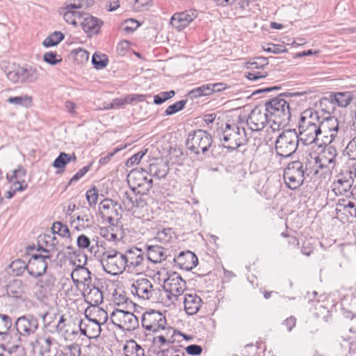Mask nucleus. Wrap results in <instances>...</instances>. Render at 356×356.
Segmentation results:
<instances>
[{"mask_svg":"<svg viewBox=\"0 0 356 356\" xmlns=\"http://www.w3.org/2000/svg\"><path fill=\"white\" fill-rule=\"evenodd\" d=\"M313 110V115H315L318 123V127H321V129H328L341 134H345L348 129L350 121L347 122L345 116H332L336 108L330 99V92L327 97H321L314 103Z\"/></svg>","mask_w":356,"mask_h":356,"instance_id":"f257e3e1","label":"nucleus"},{"mask_svg":"<svg viewBox=\"0 0 356 356\" xmlns=\"http://www.w3.org/2000/svg\"><path fill=\"white\" fill-rule=\"evenodd\" d=\"M314 133L315 138H313V152L318 154V156L314 158L315 162L314 164H313V170H314L313 175H316L318 174V170H314V168H318L322 170L327 168L328 163L334 162L337 152L334 146L329 145L330 140L327 136H324V138H325V141L318 143L320 136L322 134L321 127L316 128Z\"/></svg>","mask_w":356,"mask_h":356,"instance_id":"f03ea898","label":"nucleus"},{"mask_svg":"<svg viewBox=\"0 0 356 356\" xmlns=\"http://www.w3.org/2000/svg\"><path fill=\"white\" fill-rule=\"evenodd\" d=\"M298 147L304 149L306 146L300 144V139L298 134L291 129L280 133L275 143L277 154L283 158L293 155Z\"/></svg>","mask_w":356,"mask_h":356,"instance_id":"7ed1b4c3","label":"nucleus"},{"mask_svg":"<svg viewBox=\"0 0 356 356\" xmlns=\"http://www.w3.org/2000/svg\"><path fill=\"white\" fill-rule=\"evenodd\" d=\"M266 111L270 116V120L275 122V125L279 127L284 125L291 118L289 103L277 97L265 104Z\"/></svg>","mask_w":356,"mask_h":356,"instance_id":"20e7f679","label":"nucleus"},{"mask_svg":"<svg viewBox=\"0 0 356 356\" xmlns=\"http://www.w3.org/2000/svg\"><path fill=\"white\" fill-rule=\"evenodd\" d=\"M99 261L104 270L111 275H118L126 270L123 252L115 249L104 252Z\"/></svg>","mask_w":356,"mask_h":356,"instance_id":"39448f33","label":"nucleus"},{"mask_svg":"<svg viewBox=\"0 0 356 356\" xmlns=\"http://www.w3.org/2000/svg\"><path fill=\"white\" fill-rule=\"evenodd\" d=\"M223 147L229 150H235L240 146L245 145L248 138L245 128L236 124H226L222 133Z\"/></svg>","mask_w":356,"mask_h":356,"instance_id":"423d86ee","label":"nucleus"},{"mask_svg":"<svg viewBox=\"0 0 356 356\" xmlns=\"http://www.w3.org/2000/svg\"><path fill=\"white\" fill-rule=\"evenodd\" d=\"M124 258L127 264L126 270L128 273L138 274L147 268V261L144 252L136 247H131L124 252Z\"/></svg>","mask_w":356,"mask_h":356,"instance_id":"0eeeda50","label":"nucleus"},{"mask_svg":"<svg viewBox=\"0 0 356 356\" xmlns=\"http://www.w3.org/2000/svg\"><path fill=\"white\" fill-rule=\"evenodd\" d=\"M131 293L143 300H155L159 289L155 288L152 281L146 277L134 280L130 287Z\"/></svg>","mask_w":356,"mask_h":356,"instance_id":"6e6552de","label":"nucleus"},{"mask_svg":"<svg viewBox=\"0 0 356 356\" xmlns=\"http://www.w3.org/2000/svg\"><path fill=\"white\" fill-rule=\"evenodd\" d=\"M212 144L211 135L206 131L198 129L188 135L186 147L192 152L198 154L205 153Z\"/></svg>","mask_w":356,"mask_h":356,"instance_id":"1a4fd4ad","label":"nucleus"},{"mask_svg":"<svg viewBox=\"0 0 356 356\" xmlns=\"http://www.w3.org/2000/svg\"><path fill=\"white\" fill-rule=\"evenodd\" d=\"M143 327L149 332H172L173 330L167 327L165 317L159 312L151 310L143 314L142 318Z\"/></svg>","mask_w":356,"mask_h":356,"instance_id":"9d476101","label":"nucleus"},{"mask_svg":"<svg viewBox=\"0 0 356 356\" xmlns=\"http://www.w3.org/2000/svg\"><path fill=\"white\" fill-rule=\"evenodd\" d=\"M163 287L165 291L169 293L168 298L174 302L178 300L179 296L186 290V283L179 273L174 272L165 279Z\"/></svg>","mask_w":356,"mask_h":356,"instance_id":"9b49d317","label":"nucleus"},{"mask_svg":"<svg viewBox=\"0 0 356 356\" xmlns=\"http://www.w3.org/2000/svg\"><path fill=\"white\" fill-rule=\"evenodd\" d=\"M305 171L303 165L300 161L289 163L284 172V179L286 185L291 189L298 188L304 181Z\"/></svg>","mask_w":356,"mask_h":356,"instance_id":"f8f14e48","label":"nucleus"},{"mask_svg":"<svg viewBox=\"0 0 356 356\" xmlns=\"http://www.w3.org/2000/svg\"><path fill=\"white\" fill-rule=\"evenodd\" d=\"M8 79L15 83H31L35 82L39 77L36 68L31 65L18 67L7 74Z\"/></svg>","mask_w":356,"mask_h":356,"instance_id":"ddd939ff","label":"nucleus"},{"mask_svg":"<svg viewBox=\"0 0 356 356\" xmlns=\"http://www.w3.org/2000/svg\"><path fill=\"white\" fill-rule=\"evenodd\" d=\"M112 323L122 330H133L138 325L137 317L131 312L115 309L111 314Z\"/></svg>","mask_w":356,"mask_h":356,"instance_id":"4468645a","label":"nucleus"},{"mask_svg":"<svg viewBox=\"0 0 356 356\" xmlns=\"http://www.w3.org/2000/svg\"><path fill=\"white\" fill-rule=\"evenodd\" d=\"M94 4V0H73V2L69 3L65 7L63 13V18L66 22L76 26L81 22L83 14L76 10L77 8H88Z\"/></svg>","mask_w":356,"mask_h":356,"instance_id":"2eb2a0df","label":"nucleus"},{"mask_svg":"<svg viewBox=\"0 0 356 356\" xmlns=\"http://www.w3.org/2000/svg\"><path fill=\"white\" fill-rule=\"evenodd\" d=\"M128 182L133 189L142 193H147L152 187V179L143 169L132 170L128 175Z\"/></svg>","mask_w":356,"mask_h":356,"instance_id":"dca6fc26","label":"nucleus"},{"mask_svg":"<svg viewBox=\"0 0 356 356\" xmlns=\"http://www.w3.org/2000/svg\"><path fill=\"white\" fill-rule=\"evenodd\" d=\"M300 144L309 146L312 144V110L307 109L302 113L298 124Z\"/></svg>","mask_w":356,"mask_h":356,"instance_id":"f3484780","label":"nucleus"},{"mask_svg":"<svg viewBox=\"0 0 356 356\" xmlns=\"http://www.w3.org/2000/svg\"><path fill=\"white\" fill-rule=\"evenodd\" d=\"M51 259L49 255L33 254L26 266L29 274L34 277H41L46 272Z\"/></svg>","mask_w":356,"mask_h":356,"instance_id":"a211bd4d","label":"nucleus"},{"mask_svg":"<svg viewBox=\"0 0 356 356\" xmlns=\"http://www.w3.org/2000/svg\"><path fill=\"white\" fill-rule=\"evenodd\" d=\"M121 206L111 199L102 200L99 205V212L101 216L106 220L109 224H113L118 218V210Z\"/></svg>","mask_w":356,"mask_h":356,"instance_id":"6ab92c4d","label":"nucleus"},{"mask_svg":"<svg viewBox=\"0 0 356 356\" xmlns=\"http://www.w3.org/2000/svg\"><path fill=\"white\" fill-rule=\"evenodd\" d=\"M35 283L36 294L39 298H43L48 296L54 291L56 278L52 275H42L38 277Z\"/></svg>","mask_w":356,"mask_h":356,"instance_id":"aec40b11","label":"nucleus"},{"mask_svg":"<svg viewBox=\"0 0 356 356\" xmlns=\"http://www.w3.org/2000/svg\"><path fill=\"white\" fill-rule=\"evenodd\" d=\"M268 120L270 121V116L266 108L255 107L251 111L247 122L252 131H259L265 127Z\"/></svg>","mask_w":356,"mask_h":356,"instance_id":"412c9836","label":"nucleus"},{"mask_svg":"<svg viewBox=\"0 0 356 356\" xmlns=\"http://www.w3.org/2000/svg\"><path fill=\"white\" fill-rule=\"evenodd\" d=\"M15 327L19 334L29 336L38 330V320L33 316H23L17 318Z\"/></svg>","mask_w":356,"mask_h":356,"instance_id":"4be33fe9","label":"nucleus"},{"mask_svg":"<svg viewBox=\"0 0 356 356\" xmlns=\"http://www.w3.org/2000/svg\"><path fill=\"white\" fill-rule=\"evenodd\" d=\"M268 61L265 57H257L250 61L246 65L248 69L252 70L251 72H248L245 76L250 81H257L261 78H265L267 76V72L265 71H255L254 70H259L266 66Z\"/></svg>","mask_w":356,"mask_h":356,"instance_id":"5701e85b","label":"nucleus"},{"mask_svg":"<svg viewBox=\"0 0 356 356\" xmlns=\"http://www.w3.org/2000/svg\"><path fill=\"white\" fill-rule=\"evenodd\" d=\"M352 174V172L348 170L345 174L339 175L337 179L333 182L332 190L336 195H345L351 189L353 184Z\"/></svg>","mask_w":356,"mask_h":356,"instance_id":"b1692460","label":"nucleus"},{"mask_svg":"<svg viewBox=\"0 0 356 356\" xmlns=\"http://www.w3.org/2000/svg\"><path fill=\"white\" fill-rule=\"evenodd\" d=\"M79 24L84 32L89 37H91L99 33L103 22L96 17L85 13L83 14V17Z\"/></svg>","mask_w":356,"mask_h":356,"instance_id":"393cba45","label":"nucleus"},{"mask_svg":"<svg viewBox=\"0 0 356 356\" xmlns=\"http://www.w3.org/2000/svg\"><path fill=\"white\" fill-rule=\"evenodd\" d=\"M330 94L334 106L340 108H347L356 99V92L354 90L332 91Z\"/></svg>","mask_w":356,"mask_h":356,"instance_id":"a878e982","label":"nucleus"},{"mask_svg":"<svg viewBox=\"0 0 356 356\" xmlns=\"http://www.w3.org/2000/svg\"><path fill=\"white\" fill-rule=\"evenodd\" d=\"M85 321H81L79 323V329L81 333L89 339H95L101 334V325L92 318H88V315H86Z\"/></svg>","mask_w":356,"mask_h":356,"instance_id":"bb28decb","label":"nucleus"},{"mask_svg":"<svg viewBox=\"0 0 356 356\" xmlns=\"http://www.w3.org/2000/svg\"><path fill=\"white\" fill-rule=\"evenodd\" d=\"M58 241L55 236L45 234L40 237L38 250H42L44 253L43 255H49L51 259L54 254L58 255Z\"/></svg>","mask_w":356,"mask_h":356,"instance_id":"cd10ccee","label":"nucleus"},{"mask_svg":"<svg viewBox=\"0 0 356 356\" xmlns=\"http://www.w3.org/2000/svg\"><path fill=\"white\" fill-rule=\"evenodd\" d=\"M175 262L180 268L186 270H191L198 264L197 256L191 251L181 252L174 259Z\"/></svg>","mask_w":356,"mask_h":356,"instance_id":"c85d7f7f","label":"nucleus"},{"mask_svg":"<svg viewBox=\"0 0 356 356\" xmlns=\"http://www.w3.org/2000/svg\"><path fill=\"white\" fill-rule=\"evenodd\" d=\"M196 15L192 10L175 13L171 18V25L178 31L185 29L195 18Z\"/></svg>","mask_w":356,"mask_h":356,"instance_id":"c756f323","label":"nucleus"},{"mask_svg":"<svg viewBox=\"0 0 356 356\" xmlns=\"http://www.w3.org/2000/svg\"><path fill=\"white\" fill-rule=\"evenodd\" d=\"M99 234L109 242L117 244L123 238V231L121 227L110 224L108 227H101Z\"/></svg>","mask_w":356,"mask_h":356,"instance_id":"7c9ffc66","label":"nucleus"},{"mask_svg":"<svg viewBox=\"0 0 356 356\" xmlns=\"http://www.w3.org/2000/svg\"><path fill=\"white\" fill-rule=\"evenodd\" d=\"M90 270L83 266H78L71 273V277L74 284L79 286V284H83L84 286H88L90 284L91 277Z\"/></svg>","mask_w":356,"mask_h":356,"instance_id":"2f4dec72","label":"nucleus"},{"mask_svg":"<svg viewBox=\"0 0 356 356\" xmlns=\"http://www.w3.org/2000/svg\"><path fill=\"white\" fill-rule=\"evenodd\" d=\"M41 355L44 356H56L59 344L56 340L48 337L38 341Z\"/></svg>","mask_w":356,"mask_h":356,"instance_id":"473e14b6","label":"nucleus"},{"mask_svg":"<svg viewBox=\"0 0 356 356\" xmlns=\"http://www.w3.org/2000/svg\"><path fill=\"white\" fill-rule=\"evenodd\" d=\"M149 173L158 179L165 178L167 175L169 167L168 163L163 159H154L148 168Z\"/></svg>","mask_w":356,"mask_h":356,"instance_id":"72a5a7b5","label":"nucleus"},{"mask_svg":"<svg viewBox=\"0 0 356 356\" xmlns=\"http://www.w3.org/2000/svg\"><path fill=\"white\" fill-rule=\"evenodd\" d=\"M202 299L195 293H188L184 296V309L188 315L195 314L202 305Z\"/></svg>","mask_w":356,"mask_h":356,"instance_id":"f704fd0d","label":"nucleus"},{"mask_svg":"<svg viewBox=\"0 0 356 356\" xmlns=\"http://www.w3.org/2000/svg\"><path fill=\"white\" fill-rule=\"evenodd\" d=\"M85 299L92 306H97L103 302V293L97 286L88 284L85 289Z\"/></svg>","mask_w":356,"mask_h":356,"instance_id":"c9c22d12","label":"nucleus"},{"mask_svg":"<svg viewBox=\"0 0 356 356\" xmlns=\"http://www.w3.org/2000/svg\"><path fill=\"white\" fill-rule=\"evenodd\" d=\"M147 259L153 263H159L166 259V252L160 245H147Z\"/></svg>","mask_w":356,"mask_h":356,"instance_id":"e433bc0d","label":"nucleus"},{"mask_svg":"<svg viewBox=\"0 0 356 356\" xmlns=\"http://www.w3.org/2000/svg\"><path fill=\"white\" fill-rule=\"evenodd\" d=\"M76 161V156L74 154H68L65 152H60L53 162L52 166L58 170L57 173L63 172L68 163Z\"/></svg>","mask_w":356,"mask_h":356,"instance_id":"4c0bfd02","label":"nucleus"},{"mask_svg":"<svg viewBox=\"0 0 356 356\" xmlns=\"http://www.w3.org/2000/svg\"><path fill=\"white\" fill-rule=\"evenodd\" d=\"M123 351L124 356H145L144 349L134 340L127 341Z\"/></svg>","mask_w":356,"mask_h":356,"instance_id":"58836bf2","label":"nucleus"},{"mask_svg":"<svg viewBox=\"0 0 356 356\" xmlns=\"http://www.w3.org/2000/svg\"><path fill=\"white\" fill-rule=\"evenodd\" d=\"M7 293L13 298H20L24 293V285L20 280H15L10 282L7 286Z\"/></svg>","mask_w":356,"mask_h":356,"instance_id":"ea45409f","label":"nucleus"},{"mask_svg":"<svg viewBox=\"0 0 356 356\" xmlns=\"http://www.w3.org/2000/svg\"><path fill=\"white\" fill-rule=\"evenodd\" d=\"M93 223V218L90 213L78 215L76 218L72 220V224H76L75 227L78 230L85 229Z\"/></svg>","mask_w":356,"mask_h":356,"instance_id":"a19ab883","label":"nucleus"},{"mask_svg":"<svg viewBox=\"0 0 356 356\" xmlns=\"http://www.w3.org/2000/svg\"><path fill=\"white\" fill-rule=\"evenodd\" d=\"M88 318L97 321V323L102 325L107 321L108 314L104 309L95 307L93 308L92 313L88 316Z\"/></svg>","mask_w":356,"mask_h":356,"instance_id":"79ce46f5","label":"nucleus"},{"mask_svg":"<svg viewBox=\"0 0 356 356\" xmlns=\"http://www.w3.org/2000/svg\"><path fill=\"white\" fill-rule=\"evenodd\" d=\"M7 102L11 104L16 106H21L24 107H29L33 102V97L28 95H24L18 97H10Z\"/></svg>","mask_w":356,"mask_h":356,"instance_id":"37998d69","label":"nucleus"},{"mask_svg":"<svg viewBox=\"0 0 356 356\" xmlns=\"http://www.w3.org/2000/svg\"><path fill=\"white\" fill-rule=\"evenodd\" d=\"M120 198L127 209H134V198H136V190L131 188L130 191H123Z\"/></svg>","mask_w":356,"mask_h":356,"instance_id":"c03bdc74","label":"nucleus"},{"mask_svg":"<svg viewBox=\"0 0 356 356\" xmlns=\"http://www.w3.org/2000/svg\"><path fill=\"white\" fill-rule=\"evenodd\" d=\"M211 95L210 84H204L200 87L195 88L188 92L191 98H197L202 96Z\"/></svg>","mask_w":356,"mask_h":356,"instance_id":"a18cd8bd","label":"nucleus"},{"mask_svg":"<svg viewBox=\"0 0 356 356\" xmlns=\"http://www.w3.org/2000/svg\"><path fill=\"white\" fill-rule=\"evenodd\" d=\"M63 38L64 35L61 32L55 31L54 33L46 38L42 44L46 47L56 46L63 40Z\"/></svg>","mask_w":356,"mask_h":356,"instance_id":"49530a36","label":"nucleus"},{"mask_svg":"<svg viewBox=\"0 0 356 356\" xmlns=\"http://www.w3.org/2000/svg\"><path fill=\"white\" fill-rule=\"evenodd\" d=\"M51 230L53 234L51 236H55V234H57L62 237H68L70 235L68 227L60 222H54Z\"/></svg>","mask_w":356,"mask_h":356,"instance_id":"de8ad7c7","label":"nucleus"},{"mask_svg":"<svg viewBox=\"0 0 356 356\" xmlns=\"http://www.w3.org/2000/svg\"><path fill=\"white\" fill-rule=\"evenodd\" d=\"M26 175V169L22 166H19L17 169L13 170L11 175H6V179L8 182H13L14 181H25L24 177Z\"/></svg>","mask_w":356,"mask_h":356,"instance_id":"09e8293b","label":"nucleus"},{"mask_svg":"<svg viewBox=\"0 0 356 356\" xmlns=\"http://www.w3.org/2000/svg\"><path fill=\"white\" fill-rule=\"evenodd\" d=\"M172 234L173 232L172 229L165 228L157 232L155 239L161 243L165 244L171 241Z\"/></svg>","mask_w":356,"mask_h":356,"instance_id":"8fccbe9b","label":"nucleus"},{"mask_svg":"<svg viewBox=\"0 0 356 356\" xmlns=\"http://www.w3.org/2000/svg\"><path fill=\"white\" fill-rule=\"evenodd\" d=\"M108 61V58L105 54L95 53L92 58V63L97 70L104 68L107 65Z\"/></svg>","mask_w":356,"mask_h":356,"instance_id":"3c124183","label":"nucleus"},{"mask_svg":"<svg viewBox=\"0 0 356 356\" xmlns=\"http://www.w3.org/2000/svg\"><path fill=\"white\" fill-rule=\"evenodd\" d=\"M12 324V320L10 316L5 314H0V335L7 334Z\"/></svg>","mask_w":356,"mask_h":356,"instance_id":"603ef678","label":"nucleus"},{"mask_svg":"<svg viewBox=\"0 0 356 356\" xmlns=\"http://www.w3.org/2000/svg\"><path fill=\"white\" fill-rule=\"evenodd\" d=\"M186 104V100L182 99L170 105L165 111L166 115H171L182 110Z\"/></svg>","mask_w":356,"mask_h":356,"instance_id":"864d4df0","label":"nucleus"},{"mask_svg":"<svg viewBox=\"0 0 356 356\" xmlns=\"http://www.w3.org/2000/svg\"><path fill=\"white\" fill-rule=\"evenodd\" d=\"M175 95V92L174 90L161 92L159 94L154 96V103L155 104H161L165 101L174 97Z\"/></svg>","mask_w":356,"mask_h":356,"instance_id":"5fc2aeb1","label":"nucleus"},{"mask_svg":"<svg viewBox=\"0 0 356 356\" xmlns=\"http://www.w3.org/2000/svg\"><path fill=\"white\" fill-rule=\"evenodd\" d=\"M313 308L317 311L313 312V315H314L317 318H320L321 316H323V318H325V314H329V311L326 307L320 303V302L315 301L313 298Z\"/></svg>","mask_w":356,"mask_h":356,"instance_id":"6e6d98bb","label":"nucleus"},{"mask_svg":"<svg viewBox=\"0 0 356 356\" xmlns=\"http://www.w3.org/2000/svg\"><path fill=\"white\" fill-rule=\"evenodd\" d=\"M344 152L350 160H356V136L348 143Z\"/></svg>","mask_w":356,"mask_h":356,"instance_id":"4d7b16f0","label":"nucleus"},{"mask_svg":"<svg viewBox=\"0 0 356 356\" xmlns=\"http://www.w3.org/2000/svg\"><path fill=\"white\" fill-rule=\"evenodd\" d=\"M146 196L147 193H142L140 192V191H137V192H136V198H134V208L144 207L147 204L145 200Z\"/></svg>","mask_w":356,"mask_h":356,"instance_id":"13d9d810","label":"nucleus"},{"mask_svg":"<svg viewBox=\"0 0 356 356\" xmlns=\"http://www.w3.org/2000/svg\"><path fill=\"white\" fill-rule=\"evenodd\" d=\"M86 199L90 206L95 205L98 199V191L95 188L88 190L86 192Z\"/></svg>","mask_w":356,"mask_h":356,"instance_id":"bf43d9fd","label":"nucleus"},{"mask_svg":"<svg viewBox=\"0 0 356 356\" xmlns=\"http://www.w3.org/2000/svg\"><path fill=\"white\" fill-rule=\"evenodd\" d=\"M147 150L140 151L129 158L126 163L127 167H131L136 164H138L143 156L146 154Z\"/></svg>","mask_w":356,"mask_h":356,"instance_id":"052dcab7","label":"nucleus"},{"mask_svg":"<svg viewBox=\"0 0 356 356\" xmlns=\"http://www.w3.org/2000/svg\"><path fill=\"white\" fill-rule=\"evenodd\" d=\"M72 53L76 57V59H80V62L87 61L89 58V53L81 48L74 49Z\"/></svg>","mask_w":356,"mask_h":356,"instance_id":"680f3d73","label":"nucleus"},{"mask_svg":"<svg viewBox=\"0 0 356 356\" xmlns=\"http://www.w3.org/2000/svg\"><path fill=\"white\" fill-rule=\"evenodd\" d=\"M58 55L55 52H47L44 55V60L52 65H56L61 61V58H58Z\"/></svg>","mask_w":356,"mask_h":356,"instance_id":"e2e57ef3","label":"nucleus"},{"mask_svg":"<svg viewBox=\"0 0 356 356\" xmlns=\"http://www.w3.org/2000/svg\"><path fill=\"white\" fill-rule=\"evenodd\" d=\"M76 243L79 248H81V249L89 248L90 245V240L85 234H81L77 238Z\"/></svg>","mask_w":356,"mask_h":356,"instance_id":"0e129e2a","label":"nucleus"},{"mask_svg":"<svg viewBox=\"0 0 356 356\" xmlns=\"http://www.w3.org/2000/svg\"><path fill=\"white\" fill-rule=\"evenodd\" d=\"M186 352L189 355L197 356L202 353V348L197 344H191L185 348Z\"/></svg>","mask_w":356,"mask_h":356,"instance_id":"69168bd1","label":"nucleus"},{"mask_svg":"<svg viewBox=\"0 0 356 356\" xmlns=\"http://www.w3.org/2000/svg\"><path fill=\"white\" fill-rule=\"evenodd\" d=\"M124 30L127 32H133L140 25L139 22L134 19H129L124 21Z\"/></svg>","mask_w":356,"mask_h":356,"instance_id":"338daca9","label":"nucleus"},{"mask_svg":"<svg viewBox=\"0 0 356 356\" xmlns=\"http://www.w3.org/2000/svg\"><path fill=\"white\" fill-rule=\"evenodd\" d=\"M161 356H181L179 355V350L175 346H171L167 349L163 350L161 352Z\"/></svg>","mask_w":356,"mask_h":356,"instance_id":"774afa93","label":"nucleus"}]
</instances>
